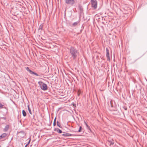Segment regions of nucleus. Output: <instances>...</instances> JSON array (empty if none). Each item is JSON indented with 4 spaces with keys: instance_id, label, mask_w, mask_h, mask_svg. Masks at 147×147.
I'll list each match as a JSON object with an SVG mask.
<instances>
[{
    "instance_id": "obj_1",
    "label": "nucleus",
    "mask_w": 147,
    "mask_h": 147,
    "mask_svg": "<svg viewBox=\"0 0 147 147\" xmlns=\"http://www.w3.org/2000/svg\"><path fill=\"white\" fill-rule=\"evenodd\" d=\"M69 53L71 57L74 59H76L79 55L78 50L72 47H70L69 50Z\"/></svg>"
},
{
    "instance_id": "obj_2",
    "label": "nucleus",
    "mask_w": 147,
    "mask_h": 147,
    "mask_svg": "<svg viewBox=\"0 0 147 147\" xmlns=\"http://www.w3.org/2000/svg\"><path fill=\"white\" fill-rule=\"evenodd\" d=\"M38 84L40 86L42 89L44 90H46L47 89V85L45 83H43L41 81H39L38 82Z\"/></svg>"
},
{
    "instance_id": "obj_3",
    "label": "nucleus",
    "mask_w": 147,
    "mask_h": 147,
    "mask_svg": "<svg viewBox=\"0 0 147 147\" xmlns=\"http://www.w3.org/2000/svg\"><path fill=\"white\" fill-rule=\"evenodd\" d=\"M92 7L93 9H95L97 6V3L96 0H91Z\"/></svg>"
},
{
    "instance_id": "obj_4",
    "label": "nucleus",
    "mask_w": 147,
    "mask_h": 147,
    "mask_svg": "<svg viewBox=\"0 0 147 147\" xmlns=\"http://www.w3.org/2000/svg\"><path fill=\"white\" fill-rule=\"evenodd\" d=\"M65 3L69 5H73L75 3V0H65Z\"/></svg>"
},
{
    "instance_id": "obj_5",
    "label": "nucleus",
    "mask_w": 147,
    "mask_h": 147,
    "mask_svg": "<svg viewBox=\"0 0 147 147\" xmlns=\"http://www.w3.org/2000/svg\"><path fill=\"white\" fill-rule=\"evenodd\" d=\"M62 136H63L69 137L72 136V134L69 133H65L62 134Z\"/></svg>"
},
{
    "instance_id": "obj_6",
    "label": "nucleus",
    "mask_w": 147,
    "mask_h": 147,
    "mask_svg": "<svg viewBox=\"0 0 147 147\" xmlns=\"http://www.w3.org/2000/svg\"><path fill=\"white\" fill-rule=\"evenodd\" d=\"M9 125H6L3 129V131L5 132L7 131L9 128Z\"/></svg>"
},
{
    "instance_id": "obj_7",
    "label": "nucleus",
    "mask_w": 147,
    "mask_h": 147,
    "mask_svg": "<svg viewBox=\"0 0 147 147\" xmlns=\"http://www.w3.org/2000/svg\"><path fill=\"white\" fill-rule=\"evenodd\" d=\"M79 23V21L75 22L72 25L74 26H76Z\"/></svg>"
},
{
    "instance_id": "obj_8",
    "label": "nucleus",
    "mask_w": 147,
    "mask_h": 147,
    "mask_svg": "<svg viewBox=\"0 0 147 147\" xmlns=\"http://www.w3.org/2000/svg\"><path fill=\"white\" fill-rule=\"evenodd\" d=\"M30 72H31L30 73L31 74H34V75H36V76H39L37 74V73H35V72H33V71H30Z\"/></svg>"
},
{
    "instance_id": "obj_9",
    "label": "nucleus",
    "mask_w": 147,
    "mask_h": 147,
    "mask_svg": "<svg viewBox=\"0 0 147 147\" xmlns=\"http://www.w3.org/2000/svg\"><path fill=\"white\" fill-rule=\"evenodd\" d=\"M22 113L24 117L26 116V111L24 110H23L22 111Z\"/></svg>"
},
{
    "instance_id": "obj_10",
    "label": "nucleus",
    "mask_w": 147,
    "mask_h": 147,
    "mask_svg": "<svg viewBox=\"0 0 147 147\" xmlns=\"http://www.w3.org/2000/svg\"><path fill=\"white\" fill-rule=\"evenodd\" d=\"M106 56L107 58V59L109 60H110V57H109V53H107L106 55Z\"/></svg>"
},
{
    "instance_id": "obj_11",
    "label": "nucleus",
    "mask_w": 147,
    "mask_h": 147,
    "mask_svg": "<svg viewBox=\"0 0 147 147\" xmlns=\"http://www.w3.org/2000/svg\"><path fill=\"white\" fill-rule=\"evenodd\" d=\"M28 110L29 111V113L31 114H32V113L31 112L30 109V108L29 107V105H28Z\"/></svg>"
},
{
    "instance_id": "obj_12",
    "label": "nucleus",
    "mask_w": 147,
    "mask_h": 147,
    "mask_svg": "<svg viewBox=\"0 0 147 147\" xmlns=\"http://www.w3.org/2000/svg\"><path fill=\"white\" fill-rule=\"evenodd\" d=\"M5 108V107H4V105L0 102V109Z\"/></svg>"
},
{
    "instance_id": "obj_13",
    "label": "nucleus",
    "mask_w": 147,
    "mask_h": 147,
    "mask_svg": "<svg viewBox=\"0 0 147 147\" xmlns=\"http://www.w3.org/2000/svg\"><path fill=\"white\" fill-rule=\"evenodd\" d=\"M56 131L59 134L61 133L62 132V131L59 129H57Z\"/></svg>"
},
{
    "instance_id": "obj_14",
    "label": "nucleus",
    "mask_w": 147,
    "mask_h": 147,
    "mask_svg": "<svg viewBox=\"0 0 147 147\" xmlns=\"http://www.w3.org/2000/svg\"><path fill=\"white\" fill-rule=\"evenodd\" d=\"M43 25L42 24H41L39 27V30H42L43 27Z\"/></svg>"
},
{
    "instance_id": "obj_15",
    "label": "nucleus",
    "mask_w": 147,
    "mask_h": 147,
    "mask_svg": "<svg viewBox=\"0 0 147 147\" xmlns=\"http://www.w3.org/2000/svg\"><path fill=\"white\" fill-rule=\"evenodd\" d=\"M1 135L3 138H4L7 136V134L6 133H4Z\"/></svg>"
},
{
    "instance_id": "obj_16",
    "label": "nucleus",
    "mask_w": 147,
    "mask_h": 147,
    "mask_svg": "<svg viewBox=\"0 0 147 147\" xmlns=\"http://www.w3.org/2000/svg\"><path fill=\"white\" fill-rule=\"evenodd\" d=\"M57 125L59 127H61V125L60 123L58 121H57Z\"/></svg>"
},
{
    "instance_id": "obj_17",
    "label": "nucleus",
    "mask_w": 147,
    "mask_h": 147,
    "mask_svg": "<svg viewBox=\"0 0 147 147\" xmlns=\"http://www.w3.org/2000/svg\"><path fill=\"white\" fill-rule=\"evenodd\" d=\"M84 123L86 125V126L87 128L88 129H89L90 128V127L86 123L85 121H84Z\"/></svg>"
},
{
    "instance_id": "obj_18",
    "label": "nucleus",
    "mask_w": 147,
    "mask_h": 147,
    "mask_svg": "<svg viewBox=\"0 0 147 147\" xmlns=\"http://www.w3.org/2000/svg\"><path fill=\"white\" fill-rule=\"evenodd\" d=\"M20 133H22L23 134V137L25 135V134L24 132L23 131H21L20 132Z\"/></svg>"
},
{
    "instance_id": "obj_19",
    "label": "nucleus",
    "mask_w": 147,
    "mask_h": 147,
    "mask_svg": "<svg viewBox=\"0 0 147 147\" xmlns=\"http://www.w3.org/2000/svg\"><path fill=\"white\" fill-rule=\"evenodd\" d=\"M26 70L29 71V72H30V73L31 72H30V71H32L31 70H30V69H29V68L28 67H27L26 68Z\"/></svg>"
},
{
    "instance_id": "obj_20",
    "label": "nucleus",
    "mask_w": 147,
    "mask_h": 147,
    "mask_svg": "<svg viewBox=\"0 0 147 147\" xmlns=\"http://www.w3.org/2000/svg\"><path fill=\"white\" fill-rule=\"evenodd\" d=\"M82 128V127L80 126V127L79 129V130L78 131V132H81Z\"/></svg>"
},
{
    "instance_id": "obj_21",
    "label": "nucleus",
    "mask_w": 147,
    "mask_h": 147,
    "mask_svg": "<svg viewBox=\"0 0 147 147\" xmlns=\"http://www.w3.org/2000/svg\"><path fill=\"white\" fill-rule=\"evenodd\" d=\"M106 51H107V53H109V51L107 48H106Z\"/></svg>"
},
{
    "instance_id": "obj_22",
    "label": "nucleus",
    "mask_w": 147,
    "mask_h": 147,
    "mask_svg": "<svg viewBox=\"0 0 147 147\" xmlns=\"http://www.w3.org/2000/svg\"><path fill=\"white\" fill-rule=\"evenodd\" d=\"M3 138L2 137V136H1V135L0 136V140H1L2 139V138Z\"/></svg>"
},
{
    "instance_id": "obj_23",
    "label": "nucleus",
    "mask_w": 147,
    "mask_h": 147,
    "mask_svg": "<svg viewBox=\"0 0 147 147\" xmlns=\"http://www.w3.org/2000/svg\"><path fill=\"white\" fill-rule=\"evenodd\" d=\"M53 125L55 126L56 125V122H53Z\"/></svg>"
},
{
    "instance_id": "obj_24",
    "label": "nucleus",
    "mask_w": 147,
    "mask_h": 147,
    "mask_svg": "<svg viewBox=\"0 0 147 147\" xmlns=\"http://www.w3.org/2000/svg\"><path fill=\"white\" fill-rule=\"evenodd\" d=\"M56 118L55 117L54 119V122H56Z\"/></svg>"
},
{
    "instance_id": "obj_25",
    "label": "nucleus",
    "mask_w": 147,
    "mask_h": 147,
    "mask_svg": "<svg viewBox=\"0 0 147 147\" xmlns=\"http://www.w3.org/2000/svg\"><path fill=\"white\" fill-rule=\"evenodd\" d=\"M30 140H29V142H28V144H27V145H28V144H29V143H30Z\"/></svg>"
},
{
    "instance_id": "obj_26",
    "label": "nucleus",
    "mask_w": 147,
    "mask_h": 147,
    "mask_svg": "<svg viewBox=\"0 0 147 147\" xmlns=\"http://www.w3.org/2000/svg\"><path fill=\"white\" fill-rule=\"evenodd\" d=\"M114 144V143H113V142H111V143L110 144V145H111V144Z\"/></svg>"
},
{
    "instance_id": "obj_27",
    "label": "nucleus",
    "mask_w": 147,
    "mask_h": 147,
    "mask_svg": "<svg viewBox=\"0 0 147 147\" xmlns=\"http://www.w3.org/2000/svg\"><path fill=\"white\" fill-rule=\"evenodd\" d=\"M27 146V144H26L25 146V147H26Z\"/></svg>"
}]
</instances>
